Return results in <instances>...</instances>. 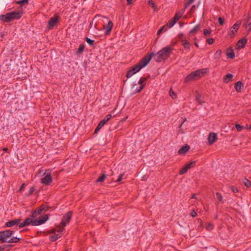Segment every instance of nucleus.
<instances>
[{
  "label": "nucleus",
  "mask_w": 251,
  "mask_h": 251,
  "mask_svg": "<svg viewBox=\"0 0 251 251\" xmlns=\"http://www.w3.org/2000/svg\"><path fill=\"white\" fill-rule=\"evenodd\" d=\"M48 219L49 217L48 215L40 217L38 220H33L32 218H28L26 219L24 222L20 223L19 226L20 228H22L25 226H28L30 224L32 226H39L45 223Z\"/></svg>",
  "instance_id": "obj_3"
},
{
  "label": "nucleus",
  "mask_w": 251,
  "mask_h": 251,
  "mask_svg": "<svg viewBox=\"0 0 251 251\" xmlns=\"http://www.w3.org/2000/svg\"><path fill=\"white\" fill-rule=\"evenodd\" d=\"M211 33V30L210 29H205L203 30V34L206 36H209Z\"/></svg>",
  "instance_id": "obj_39"
},
{
  "label": "nucleus",
  "mask_w": 251,
  "mask_h": 251,
  "mask_svg": "<svg viewBox=\"0 0 251 251\" xmlns=\"http://www.w3.org/2000/svg\"><path fill=\"white\" fill-rule=\"evenodd\" d=\"M72 216V212L71 211L68 212L65 215H64L61 225L62 226H65L71 221Z\"/></svg>",
  "instance_id": "obj_8"
},
{
  "label": "nucleus",
  "mask_w": 251,
  "mask_h": 251,
  "mask_svg": "<svg viewBox=\"0 0 251 251\" xmlns=\"http://www.w3.org/2000/svg\"><path fill=\"white\" fill-rule=\"evenodd\" d=\"M232 191L234 193H237L238 192V190L237 188H234V187L232 188Z\"/></svg>",
  "instance_id": "obj_58"
},
{
  "label": "nucleus",
  "mask_w": 251,
  "mask_h": 251,
  "mask_svg": "<svg viewBox=\"0 0 251 251\" xmlns=\"http://www.w3.org/2000/svg\"><path fill=\"white\" fill-rule=\"evenodd\" d=\"M191 198L192 199H196L197 198L196 195V194H193L192 197H191Z\"/></svg>",
  "instance_id": "obj_63"
},
{
  "label": "nucleus",
  "mask_w": 251,
  "mask_h": 251,
  "mask_svg": "<svg viewBox=\"0 0 251 251\" xmlns=\"http://www.w3.org/2000/svg\"><path fill=\"white\" fill-rule=\"evenodd\" d=\"M127 3L128 4H131L133 3V0H127Z\"/></svg>",
  "instance_id": "obj_61"
},
{
  "label": "nucleus",
  "mask_w": 251,
  "mask_h": 251,
  "mask_svg": "<svg viewBox=\"0 0 251 251\" xmlns=\"http://www.w3.org/2000/svg\"><path fill=\"white\" fill-rule=\"evenodd\" d=\"M247 43V40L246 38H243L241 39H240L238 42H237L236 48L237 50L240 49L241 48H243L245 47V45Z\"/></svg>",
  "instance_id": "obj_13"
},
{
  "label": "nucleus",
  "mask_w": 251,
  "mask_h": 251,
  "mask_svg": "<svg viewBox=\"0 0 251 251\" xmlns=\"http://www.w3.org/2000/svg\"><path fill=\"white\" fill-rule=\"evenodd\" d=\"M48 233H52L53 234L55 233V229H54V228L51 229L48 231Z\"/></svg>",
  "instance_id": "obj_56"
},
{
  "label": "nucleus",
  "mask_w": 251,
  "mask_h": 251,
  "mask_svg": "<svg viewBox=\"0 0 251 251\" xmlns=\"http://www.w3.org/2000/svg\"><path fill=\"white\" fill-rule=\"evenodd\" d=\"M24 187H25V184L23 183V184H22V185H21L20 188L19 189V192L22 191L24 189Z\"/></svg>",
  "instance_id": "obj_59"
},
{
  "label": "nucleus",
  "mask_w": 251,
  "mask_h": 251,
  "mask_svg": "<svg viewBox=\"0 0 251 251\" xmlns=\"http://www.w3.org/2000/svg\"><path fill=\"white\" fill-rule=\"evenodd\" d=\"M232 77L233 75L232 74H228L224 77V81L226 83H228L232 80Z\"/></svg>",
  "instance_id": "obj_24"
},
{
  "label": "nucleus",
  "mask_w": 251,
  "mask_h": 251,
  "mask_svg": "<svg viewBox=\"0 0 251 251\" xmlns=\"http://www.w3.org/2000/svg\"><path fill=\"white\" fill-rule=\"evenodd\" d=\"M194 0H189L188 3L185 5V7L189 6L194 1Z\"/></svg>",
  "instance_id": "obj_54"
},
{
  "label": "nucleus",
  "mask_w": 251,
  "mask_h": 251,
  "mask_svg": "<svg viewBox=\"0 0 251 251\" xmlns=\"http://www.w3.org/2000/svg\"><path fill=\"white\" fill-rule=\"evenodd\" d=\"M245 128L247 129L251 130V125H247L245 126Z\"/></svg>",
  "instance_id": "obj_60"
},
{
  "label": "nucleus",
  "mask_w": 251,
  "mask_h": 251,
  "mask_svg": "<svg viewBox=\"0 0 251 251\" xmlns=\"http://www.w3.org/2000/svg\"><path fill=\"white\" fill-rule=\"evenodd\" d=\"M190 215L193 217H196L197 215V214L194 210H193L190 213Z\"/></svg>",
  "instance_id": "obj_48"
},
{
  "label": "nucleus",
  "mask_w": 251,
  "mask_h": 251,
  "mask_svg": "<svg viewBox=\"0 0 251 251\" xmlns=\"http://www.w3.org/2000/svg\"><path fill=\"white\" fill-rule=\"evenodd\" d=\"M124 176L123 174H121L119 176V178H118V179L117 180V182H119L122 179V178H123V176Z\"/></svg>",
  "instance_id": "obj_57"
},
{
  "label": "nucleus",
  "mask_w": 251,
  "mask_h": 251,
  "mask_svg": "<svg viewBox=\"0 0 251 251\" xmlns=\"http://www.w3.org/2000/svg\"><path fill=\"white\" fill-rule=\"evenodd\" d=\"M189 149L190 146L186 144L179 150L178 153L179 154H184L189 151Z\"/></svg>",
  "instance_id": "obj_19"
},
{
  "label": "nucleus",
  "mask_w": 251,
  "mask_h": 251,
  "mask_svg": "<svg viewBox=\"0 0 251 251\" xmlns=\"http://www.w3.org/2000/svg\"><path fill=\"white\" fill-rule=\"evenodd\" d=\"M205 228L207 230H211L213 228V226L210 223H208Z\"/></svg>",
  "instance_id": "obj_41"
},
{
  "label": "nucleus",
  "mask_w": 251,
  "mask_h": 251,
  "mask_svg": "<svg viewBox=\"0 0 251 251\" xmlns=\"http://www.w3.org/2000/svg\"><path fill=\"white\" fill-rule=\"evenodd\" d=\"M106 177V176L105 175H102L101 176H100V177H99L96 182H102L104 179H105V178Z\"/></svg>",
  "instance_id": "obj_32"
},
{
  "label": "nucleus",
  "mask_w": 251,
  "mask_h": 251,
  "mask_svg": "<svg viewBox=\"0 0 251 251\" xmlns=\"http://www.w3.org/2000/svg\"><path fill=\"white\" fill-rule=\"evenodd\" d=\"M196 100L199 104H202L204 103L202 98L200 94H197L196 96Z\"/></svg>",
  "instance_id": "obj_25"
},
{
  "label": "nucleus",
  "mask_w": 251,
  "mask_h": 251,
  "mask_svg": "<svg viewBox=\"0 0 251 251\" xmlns=\"http://www.w3.org/2000/svg\"><path fill=\"white\" fill-rule=\"evenodd\" d=\"M181 17H174V18L170 20L168 23L165 25L168 28H171L178 21Z\"/></svg>",
  "instance_id": "obj_15"
},
{
  "label": "nucleus",
  "mask_w": 251,
  "mask_h": 251,
  "mask_svg": "<svg viewBox=\"0 0 251 251\" xmlns=\"http://www.w3.org/2000/svg\"><path fill=\"white\" fill-rule=\"evenodd\" d=\"M188 170H187V169L184 166L179 171V175H182L184 174H185V173L187 172Z\"/></svg>",
  "instance_id": "obj_42"
},
{
  "label": "nucleus",
  "mask_w": 251,
  "mask_h": 251,
  "mask_svg": "<svg viewBox=\"0 0 251 251\" xmlns=\"http://www.w3.org/2000/svg\"><path fill=\"white\" fill-rule=\"evenodd\" d=\"M137 84H134L132 85V86L131 87V93L134 94L133 93V90H134L136 88H139L138 87H137Z\"/></svg>",
  "instance_id": "obj_51"
},
{
  "label": "nucleus",
  "mask_w": 251,
  "mask_h": 251,
  "mask_svg": "<svg viewBox=\"0 0 251 251\" xmlns=\"http://www.w3.org/2000/svg\"><path fill=\"white\" fill-rule=\"evenodd\" d=\"M54 229H55V232H57V234H61V233L64 231V227H61L60 226H56Z\"/></svg>",
  "instance_id": "obj_28"
},
{
  "label": "nucleus",
  "mask_w": 251,
  "mask_h": 251,
  "mask_svg": "<svg viewBox=\"0 0 251 251\" xmlns=\"http://www.w3.org/2000/svg\"><path fill=\"white\" fill-rule=\"evenodd\" d=\"M181 42L184 48L188 50L190 48V43L186 39H182L181 40Z\"/></svg>",
  "instance_id": "obj_23"
},
{
  "label": "nucleus",
  "mask_w": 251,
  "mask_h": 251,
  "mask_svg": "<svg viewBox=\"0 0 251 251\" xmlns=\"http://www.w3.org/2000/svg\"><path fill=\"white\" fill-rule=\"evenodd\" d=\"M226 56L228 58L233 59L235 57V54L232 49H228L226 52Z\"/></svg>",
  "instance_id": "obj_21"
},
{
  "label": "nucleus",
  "mask_w": 251,
  "mask_h": 251,
  "mask_svg": "<svg viewBox=\"0 0 251 251\" xmlns=\"http://www.w3.org/2000/svg\"><path fill=\"white\" fill-rule=\"evenodd\" d=\"M84 45L81 44L79 47L78 50L77 51V53L78 54L81 53L83 52V51L84 50Z\"/></svg>",
  "instance_id": "obj_36"
},
{
  "label": "nucleus",
  "mask_w": 251,
  "mask_h": 251,
  "mask_svg": "<svg viewBox=\"0 0 251 251\" xmlns=\"http://www.w3.org/2000/svg\"><path fill=\"white\" fill-rule=\"evenodd\" d=\"M186 120H187L186 118H184L183 119V122H182L181 124L179 126V132L181 133V134H183L184 132V131L183 130L182 128V125L184 123V122L185 121H186Z\"/></svg>",
  "instance_id": "obj_35"
},
{
  "label": "nucleus",
  "mask_w": 251,
  "mask_h": 251,
  "mask_svg": "<svg viewBox=\"0 0 251 251\" xmlns=\"http://www.w3.org/2000/svg\"><path fill=\"white\" fill-rule=\"evenodd\" d=\"M173 50V48L170 46H166L163 48L155 54V60L157 62H161L166 60L172 54Z\"/></svg>",
  "instance_id": "obj_5"
},
{
  "label": "nucleus",
  "mask_w": 251,
  "mask_h": 251,
  "mask_svg": "<svg viewBox=\"0 0 251 251\" xmlns=\"http://www.w3.org/2000/svg\"><path fill=\"white\" fill-rule=\"evenodd\" d=\"M3 151L7 152L8 151V149L7 148H4L3 149Z\"/></svg>",
  "instance_id": "obj_64"
},
{
  "label": "nucleus",
  "mask_w": 251,
  "mask_h": 251,
  "mask_svg": "<svg viewBox=\"0 0 251 251\" xmlns=\"http://www.w3.org/2000/svg\"><path fill=\"white\" fill-rule=\"evenodd\" d=\"M113 24L112 21H109L106 25H103L104 29H105V35H109L113 27Z\"/></svg>",
  "instance_id": "obj_14"
},
{
  "label": "nucleus",
  "mask_w": 251,
  "mask_h": 251,
  "mask_svg": "<svg viewBox=\"0 0 251 251\" xmlns=\"http://www.w3.org/2000/svg\"><path fill=\"white\" fill-rule=\"evenodd\" d=\"M244 25L248 31H251V22L249 23L248 25Z\"/></svg>",
  "instance_id": "obj_46"
},
{
  "label": "nucleus",
  "mask_w": 251,
  "mask_h": 251,
  "mask_svg": "<svg viewBox=\"0 0 251 251\" xmlns=\"http://www.w3.org/2000/svg\"><path fill=\"white\" fill-rule=\"evenodd\" d=\"M23 14H24V12L23 9L21 8V9L17 10V11L8 13L6 14H5V16H20ZM0 16H4V15H1Z\"/></svg>",
  "instance_id": "obj_18"
},
{
  "label": "nucleus",
  "mask_w": 251,
  "mask_h": 251,
  "mask_svg": "<svg viewBox=\"0 0 251 251\" xmlns=\"http://www.w3.org/2000/svg\"><path fill=\"white\" fill-rule=\"evenodd\" d=\"M195 161H191L189 162V163L187 164L184 166V167L187 169V170H189L190 168L193 167L195 166Z\"/></svg>",
  "instance_id": "obj_29"
},
{
  "label": "nucleus",
  "mask_w": 251,
  "mask_h": 251,
  "mask_svg": "<svg viewBox=\"0 0 251 251\" xmlns=\"http://www.w3.org/2000/svg\"><path fill=\"white\" fill-rule=\"evenodd\" d=\"M106 119H104L105 121L107 122H108L110 119V118H111V115L110 114H108L106 116Z\"/></svg>",
  "instance_id": "obj_55"
},
{
  "label": "nucleus",
  "mask_w": 251,
  "mask_h": 251,
  "mask_svg": "<svg viewBox=\"0 0 251 251\" xmlns=\"http://www.w3.org/2000/svg\"><path fill=\"white\" fill-rule=\"evenodd\" d=\"M13 231L6 230L0 232V241L2 243L7 242L9 243H18L20 238L18 237H11Z\"/></svg>",
  "instance_id": "obj_4"
},
{
  "label": "nucleus",
  "mask_w": 251,
  "mask_h": 251,
  "mask_svg": "<svg viewBox=\"0 0 251 251\" xmlns=\"http://www.w3.org/2000/svg\"><path fill=\"white\" fill-rule=\"evenodd\" d=\"M164 29L165 31L167 30V27H166V25H164V26H163L160 29H159L158 31H157V35H160L162 31Z\"/></svg>",
  "instance_id": "obj_38"
},
{
  "label": "nucleus",
  "mask_w": 251,
  "mask_h": 251,
  "mask_svg": "<svg viewBox=\"0 0 251 251\" xmlns=\"http://www.w3.org/2000/svg\"><path fill=\"white\" fill-rule=\"evenodd\" d=\"M241 25V22L237 21L231 27V30L228 32V35L230 38H233L237 33L239 26Z\"/></svg>",
  "instance_id": "obj_7"
},
{
  "label": "nucleus",
  "mask_w": 251,
  "mask_h": 251,
  "mask_svg": "<svg viewBox=\"0 0 251 251\" xmlns=\"http://www.w3.org/2000/svg\"><path fill=\"white\" fill-rule=\"evenodd\" d=\"M148 3L149 5L153 9L154 11L157 10V7L156 4L152 0H148Z\"/></svg>",
  "instance_id": "obj_27"
},
{
  "label": "nucleus",
  "mask_w": 251,
  "mask_h": 251,
  "mask_svg": "<svg viewBox=\"0 0 251 251\" xmlns=\"http://www.w3.org/2000/svg\"><path fill=\"white\" fill-rule=\"evenodd\" d=\"M21 220L20 219H17L10 221H8L6 223L5 226L7 227H11L14 225H18L20 223Z\"/></svg>",
  "instance_id": "obj_17"
},
{
  "label": "nucleus",
  "mask_w": 251,
  "mask_h": 251,
  "mask_svg": "<svg viewBox=\"0 0 251 251\" xmlns=\"http://www.w3.org/2000/svg\"><path fill=\"white\" fill-rule=\"evenodd\" d=\"M209 71L208 68L199 69L191 73L184 79V82L188 83L196 81L204 76Z\"/></svg>",
  "instance_id": "obj_2"
},
{
  "label": "nucleus",
  "mask_w": 251,
  "mask_h": 251,
  "mask_svg": "<svg viewBox=\"0 0 251 251\" xmlns=\"http://www.w3.org/2000/svg\"><path fill=\"white\" fill-rule=\"evenodd\" d=\"M59 21L58 17L51 18L48 22V28L49 30L52 29L54 26H57Z\"/></svg>",
  "instance_id": "obj_9"
},
{
  "label": "nucleus",
  "mask_w": 251,
  "mask_h": 251,
  "mask_svg": "<svg viewBox=\"0 0 251 251\" xmlns=\"http://www.w3.org/2000/svg\"><path fill=\"white\" fill-rule=\"evenodd\" d=\"M235 127L238 131H240L243 129V126L239 124H236Z\"/></svg>",
  "instance_id": "obj_43"
},
{
  "label": "nucleus",
  "mask_w": 251,
  "mask_h": 251,
  "mask_svg": "<svg viewBox=\"0 0 251 251\" xmlns=\"http://www.w3.org/2000/svg\"><path fill=\"white\" fill-rule=\"evenodd\" d=\"M243 183L244 184V185L247 186V187H251V182L246 179V178H245L244 180H243Z\"/></svg>",
  "instance_id": "obj_31"
},
{
  "label": "nucleus",
  "mask_w": 251,
  "mask_h": 251,
  "mask_svg": "<svg viewBox=\"0 0 251 251\" xmlns=\"http://www.w3.org/2000/svg\"><path fill=\"white\" fill-rule=\"evenodd\" d=\"M61 237V234L56 233V232L52 235L50 237L51 241L54 242Z\"/></svg>",
  "instance_id": "obj_22"
},
{
  "label": "nucleus",
  "mask_w": 251,
  "mask_h": 251,
  "mask_svg": "<svg viewBox=\"0 0 251 251\" xmlns=\"http://www.w3.org/2000/svg\"><path fill=\"white\" fill-rule=\"evenodd\" d=\"M4 249H5V247L4 246L0 247V251H2Z\"/></svg>",
  "instance_id": "obj_62"
},
{
  "label": "nucleus",
  "mask_w": 251,
  "mask_h": 251,
  "mask_svg": "<svg viewBox=\"0 0 251 251\" xmlns=\"http://www.w3.org/2000/svg\"><path fill=\"white\" fill-rule=\"evenodd\" d=\"M154 55V53L151 52L149 55L145 56L138 63L127 72L126 76L129 78L138 72L142 68L145 67L150 62Z\"/></svg>",
  "instance_id": "obj_1"
},
{
  "label": "nucleus",
  "mask_w": 251,
  "mask_h": 251,
  "mask_svg": "<svg viewBox=\"0 0 251 251\" xmlns=\"http://www.w3.org/2000/svg\"><path fill=\"white\" fill-rule=\"evenodd\" d=\"M34 191V187H31L30 190H29V193H28V195H30L31 194H32V193H33Z\"/></svg>",
  "instance_id": "obj_53"
},
{
  "label": "nucleus",
  "mask_w": 251,
  "mask_h": 251,
  "mask_svg": "<svg viewBox=\"0 0 251 251\" xmlns=\"http://www.w3.org/2000/svg\"><path fill=\"white\" fill-rule=\"evenodd\" d=\"M48 209V206L46 205H41L37 210H35L32 214V217L35 218L40 215L42 212H46Z\"/></svg>",
  "instance_id": "obj_10"
},
{
  "label": "nucleus",
  "mask_w": 251,
  "mask_h": 251,
  "mask_svg": "<svg viewBox=\"0 0 251 251\" xmlns=\"http://www.w3.org/2000/svg\"><path fill=\"white\" fill-rule=\"evenodd\" d=\"M106 123V122L105 121V119H103L101 121H100L99 124L101 125V126L102 127Z\"/></svg>",
  "instance_id": "obj_52"
},
{
  "label": "nucleus",
  "mask_w": 251,
  "mask_h": 251,
  "mask_svg": "<svg viewBox=\"0 0 251 251\" xmlns=\"http://www.w3.org/2000/svg\"><path fill=\"white\" fill-rule=\"evenodd\" d=\"M169 94L170 96L173 99H176L177 97V95L176 94V93L172 90V89H170L169 91Z\"/></svg>",
  "instance_id": "obj_33"
},
{
  "label": "nucleus",
  "mask_w": 251,
  "mask_h": 251,
  "mask_svg": "<svg viewBox=\"0 0 251 251\" xmlns=\"http://www.w3.org/2000/svg\"><path fill=\"white\" fill-rule=\"evenodd\" d=\"M147 80V78L146 77H142L139 80L138 83L141 85L139 88H136L134 90H133V93L136 94L140 92L144 88V86L146 83V81Z\"/></svg>",
  "instance_id": "obj_11"
},
{
  "label": "nucleus",
  "mask_w": 251,
  "mask_h": 251,
  "mask_svg": "<svg viewBox=\"0 0 251 251\" xmlns=\"http://www.w3.org/2000/svg\"><path fill=\"white\" fill-rule=\"evenodd\" d=\"M86 41L88 44H89L90 45H92L94 44V41L88 38H86Z\"/></svg>",
  "instance_id": "obj_44"
},
{
  "label": "nucleus",
  "mask_w": 251,
  "mask_h": 251,
  "mask_svg": "<svg viewBox=\"0 0 251 251\" xmlns=\"http://www.w3.org/2000/svg\"><path fill=\"white\" fill-rule=\"evenodd\" d=\"M222 50H217V51L215 52L214 54L215 58L217 59H219L220 58L221 55H222Z\"/></svg>",
  "instance_id": "obj_30"
},
{
  "label": "nucleus",
  "mask_w": 251,
  "mask_h": 251,
  "mask_svg": "<svg viewBox=\"0 0 251 251\" xmlns=\"http://www.w3.org/2000/svg\"><path fill=\"white\" fill-rule=\"evenodd\" d=\"M47 170H46V172L44 174V175H46L44 177L41 179V182L44 185H48L52 182V178L50 173H47Z\"/></svg>",
  "instance_id": "obj_6"
},
{
  "label": "nucleus",
  "mask_w": 251,
  "mask_h": 251,
  "mask_svg": "<svg viewBox=\"0 0 251 251\" xmlns=\"http://www.w3.org/2000/svg\"><path fill=\"white\" fill-rule=\"evenodd\" d=\"M216 197H217V199H218L219 202H222L223 196L221 193L217 192L216 193Z\"/></svg>",
  "instance_id": "obj_37"
},
{
  "label": "nucleus",
  "mask_w": 251,
  "mask_h": 251,
  "mask_svg": "<svg viewBox=\"0 0 251 251\" xmlns=\"http://www.w3.org/2000/svg\"><path fill=\"white\" fill-rule=\"evenodd\" d=\"M218 21L221 25H223L224 23L225 19L221 17H220L218 19Z\"/></svg>",
  "instance_id": "obj_47"
},
{
  "label": "nucleus",
  "mask_w": 251,
  "mask_h": 251,
  "mask_svg": "<svg viewBox=\"0 0 251 251\" xmlns=\"http://www.w3.org/2000/svg\"><path fill=\"white\" fill-rule=\"evenodd\" d=\"M214 42V39L213 38H208L206 40V43L209 45H211Z\"/></svg>",
  "instance_id": "obj_45"
},
{
  "label": "nucleus",
  "mask_w": 251,
  "mask_h": 251,
  "mask_svg": "<svg viewBox=\"0 0 251 251\" xmlns=\"http://www.w3.org/2000/svg\"><path fill=\"white\" fill-rule=\"evenodd\" d=\"M200 28V25H196L194 28L190 32L191 33H196L199 29Z\"/></svg>",
  "instance_id": "obj_40"
},
{
  "label": "nucleus",
  "mask_w": 251,
  "mask_h": 251,
  "mask_svg": "<svg viewBox=\"0 0 251 251\" xmlns=\"http://www.w3.org/2000/svg\"><path fill=\"white\" fill-rule=\"evenodd\" d=\"M244 84L241 81H238L234 85L235 89L238 92H240L241 91L242 88Z\"/></svg>",
  "instance_id": "obj_20"
},
{
  "label": "nucleus",
  "mask_w": 251,
  "mask_h": 251,
  "mask_svg": "<svg viewBox=\"0 0 251 251\" xmlns=\"http://www.w3.org/2000/svg\"><path fill=\"white\" fill-rule=\"evenodd\" d=\"M218 139L217 134L215 132H210L207 138L209 145H213Z\"/></svg>",
  "instance_id": "obj_12"
},
{
  "label": "nucleus",
  "mask_w": 251,
  "mask_h": 251,
  "mask_svg": "<svg viewBox=\"0 0 251 251\" xmlns=\"http://www.w3.org/2000/svg\"><path fill=\"white\" fill-rule=\"evenodd\" d=\"M20 17H0V20L3 23H10L14 19H18Z\"/></svg>",
  "instance_id": "obj_16"
},
{
  "label": "nucleus",
  "mask_w": 251,
  "mask_h": 251,
  "mask_svg": "<svg viewBox=\"0 0 251 251\" xmlns=\"http://www.w3.org/2000/svg\"><path fill=\"white\" fill-rule=\"evenodd\" d=\"M101 127H102V126H101V125L99 124L95 130V133H97L98 132V131H99Z\"/></svg>",
  "instance_id": "obj_49"
},
{
  "label": "nucleus",
  "mask_w": 251,
  "mask_h": 251,
  "mask_svg": "<svg viewBox=\"0 0 251 251\" xmlns=\"http://www.w3.org/2000/svg\"><path fill=\"white\" fill-rule=\"evenodd\" d=\"M101 127H102V126H101V125L99 124L95 130V133H97L98 132V131H99Z\"/></svg>",
  "instance_id": "obj_50"
},
{
  "label": "nucleus",
  "mask_w": 251,
  "mask_h": 251,
  "mask_svg": "<svg viewBox=\"0 0 251 251\" xmlns=\"http://www.w3.org/2000/svg\"><path fill=\"white\" fill-rule=\"evenodd\" d=\"M186 7H185V8H182L180 10L178 11L175 14V16H182L184 12L185 9Z\"/></svg>",
  "instance_id": "obj_34"
},
{
  "label": "nucleus",
  "mask_w": 251,
  "mask_h": 251,
  "mask_svg": "<svg viewBox=\"0 0 251 251\" xmlns=\"http://www.w3.org/2000/svg\"><path fill=\"white\" fill-rule=\"evenodd\" d=\"M29 0H21L16 1V3L19 4L21 6L28 4Z\"/></svg>",
  "instance_id": "obj_26"
}]
</instances>
